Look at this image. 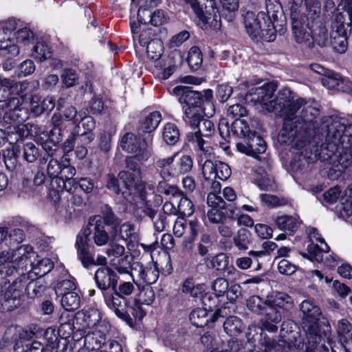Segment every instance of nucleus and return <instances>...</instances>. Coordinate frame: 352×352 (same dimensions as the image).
<instances>
[{
	"instance_id": "nucleus-55",
	"label": "nucleus",
	"mask_w": 352,
	"mask_h": 352,
	"mask_svg": "<svg viewBox=\"0 0 352 352\" xmlns=\"http://www.w3.org/2000/svg\"><path fill=\"white\" fill-rule=\"evenodd\" d=\"M32 56L38 61L42 62L51 57V51L43 41H38L34 46Z\"/></svg>"
},
{
	"instance_id": "nucleus-20",
	"label": "nucleus",
	"mask_w": 352,
	"mask_h": 352,
	"mask_svg": "<svg viewBox=\"0 0 352 352\" xmlns=\"http://www.w3.org/2000/svg\"><path fill=\"white\" fill-rule=\"evenodd\" d=\"M219 298V296L211 293H206L202 296L204 309L210 312L214 311L212 321H215L219 317L224 318L231 314L230 307L225 305L219 307L220 302Z\"/></svg>"
},
{
	"instance_id": "nucleus-60",
	"label": "nucleus",
	"mask_w": 352,
	"mask_h": 352,
	"mask_svg": "<svg viewBox=\"0 0 352 352\" xmlns=\"http://www.w3.org/2000/svg\"><path fill=\"white\" fill-rule=\"evenodd\" d=\"M40 156L39 148L33 142H27L23 146V159L29 162H34Z\"/></svg>"
},
{
	"instance_id": "nucleus-18",
	"label": "nucleus",
	"mask_w": 352,
	"mask_h": 352,
	"mask_svg": "<svg viewBox=\"0 0 352 352\" xmlns=\"http://www.w3.org/2000/svg\"><path fill=\"white\" fill-rule=\"evenodd\" d=\"M265 8L267 23L273 24L277 32L282 31L285 23V16L281 4L278 0H266Z\"/></svg>"
},
{
	"instance_id": "nucleus-30",
	"label": "nucleus",
	"mask_w": 352,
	"mask_h": 352,
	"mask_svg": "<svg viewBox=\"0 0 352 352\" xmlns=\"http://www.w3.org/2000/svg\"><path fill=\"white\" fill-rule=\"evenodd\" d=\"M259 344L261 346V352H271L272 349H274L276 352H279L283 347L286 345V342L280 338L275 340L267 336L263 331L260 332Z\"/></svg>"
},
{
	"instance_id": "nucleus-44",
	"label": "nucleus",
	"mask_w": 352,
	"mask_h": 352,
	"mask_svg": "<svg viewBox=\"0 0 352 352\" xmlns=\"http://www.w3.org/2000/svg\"><path fill=\"white\" fill-rule=\"evenodd\" d=\"M307 338L305 352H316L321 336L319 333V327H311V329H304Z\"/></svg>"
},
{
	"instance_id": "nucleus-64",
	"label": "nucleus",
	"mask_w": 352,
	"mask_h": 352,
	"mask_svg": "<svg viewBox=\"0 0 352 352\" xmlns=\"http://www.w3.org/2000/svg\"><path fill=\"white\" fill-rule=\"evenodd\" d=\"M125 248L118 243H113L106 250V254L110 261H114V258H118L126 253Z\"/></svg>"
},
{
	"instance_id": "nucleus-6",
	"label": "nucleus",
	"mask_w": 352,
	"mask_h": 352,
	"mask_svg": "<svg viewBox=\"0 0 352 352\" xmlns=\"http://www.w3.org/2000/svg\"><path fill=\"white\" fill-rule=\"evenodd\" d=\"M190 4L193 12L199 19V25L203 30H219L221 28V16L219 14L215 2L209 1V5H201L200 0H186Z\"/></svg>"
},
{
	"instance_id": "nucleus-53",
	"label": "nucleus",
	"mask_w": 352,
	"mask_h": 352,
	"mask_svg": "<svg viewBox=\"0 0 352 352\" xmlns=\"http://www.w3.org/2000/svg\"><path fill=\"white\" fill-rule=\"evenodd\" d=\"M204 98L201 102V108L204 115L207 117H212L215 113V108L213 104V92L211 89L204 90Z\"/></svg>"
},
{
	"instance_id": "nucleus-8",
	"label": "nucleus",
	"mask_w": 352,
	"mask_h": 352,
	"mask_svg": "<svg viewBox=\"0 0 352 352\" xmlns=\"http://www.w3.org/2000/svg\"><path fill=\"white\" fill-rule=\"evenodd\" d=\"M28 276L23 274L16 278L11 285L0 293V303L3 309L11 311L19 307L23 302V290Z\"/></svg>"
},
{
	"instance_id": "nucleus-54",
	"label": "nucleus",
	"mask_w": 352,
	"mask_h": 352,
	"mask_svg": "<svg viewBox=\"0 0 352 352\" xmlns=\"http://www.w3.org/2000/svg\"><path fill=\"white\" fill-rule=\"evenodd\" d=\"M267 305V298L263 300L260 296L256 295L250 296L246 301L248 309L258 315H261Z\"/></svg>"
},
{
	"instance_id": "nucleus-14",
	"label": "nucleus",
	"mask_w": 352,
	"mask_h": 352,
	"mask_svg": "<svg viewBox=\"0 0 352 352\" xmlns=\"http://www.w3.org/2000/svg\"><path fill=\"white\" fill-rule=\"evenodd\" d=\"M192 166L193 161L190 155H180L176 153L175 162L170 167V170H164L161 173V177L164 180H169L172 177H176L190 172Z\"/></svg>"
},
{
	"instance_id": "nucleus-52",
	"label": "nucleus",
	"mask_w": 352,
	"mask_h": 352,
	"mask_svg": "<svg viewBox=\"0 0 352 352\" xmlns=\"http://www.w3.org/2000/svg\"><path fill=\"white\" fill-rule=\"evenodd\" d=\"M234 244L239 250H247L251 243V234L246 229H240L234 237Z\"/></svg>"
},
{
	"instance_id": "nucleus-36",
	"label": "nucleus",
	"mask_w": 352,
	"mask_h": 352,
	"mask_svg": "<svg viewBox=\"0 0 352 352\" xmlns=\"http://www.w3.org/2000/svg\"><path fill=\"white\" fill-rule=\"evenodd\" d=\"M53 267L54 264L50 258H38V256L31 263L30 270L37 276H43L50 272Z\"/></svg>"
},
{
	"instance_id": "nucleus-46",
	"label": "nucleus",
	"mask_w": 352,
	"mask_h": 352,
	"mask_svg": "<svg viewBox=\"0 0 352 352\" xmlns=\"http://www.w3.org/2000/svg\"><path fill=\"white\" fill-rule=\"evenodd\" d=\"M330 44L336 52L340 54L344 53L348 47L346 32L342 34L331 32L330 35Z\"/></svg>"
},
{
	"instance_id": "nucleus-63",
	"label": "nucleus",
	"mask_w": 352,
	"mask_h": 352,
	"mask_svg": "<svg viewBox=\"0 0 352 352\" xmlns=\"http://www.w3.org/2000/svg\"><path fill=\"white\" fill-rule=\"evenodd\" d=\"M178 212L184 217H190L194 212L192 201L186 197H182L177 204Z\"/></svg>"
},
{
	"instance_id": "nucleus-2",
	"label": "nucleus",
	"mask_w": 352,
	"mask_h": 352,
	"mask_svg": "<svg viewBox=\"0 0 352 352\" xmlns=\"http://www.w3.org/2000/svg\"><path fill=\"white\" fill-rule=\"evenodd\" d=\"M320 127L325 133V148H329L331 154L340 146L352 150V121L344 118L324 117Z\"/></svg>"
},
{
	"instance_id": "nucleus-33",
	"label": "nucleus",
	"mask_w": 352,
	"mask_h": 352,
	"mask_svg": "<svg viewBox=\"0 0 352 352\" xmlns=\"http://www.w3.org/2000/svg\"><path fill=\"white\" fill-rule=\"evenodd\" d=\"M133 258L129 252L125 253L118 258H114V261H110V265L120 274H128L130 270L133 272ZM133 273L131 274V275Z\"/></svg>"
},
{
	"instance_id": "nucleus-43",
	"label": "nucleus",
	"mask_w": 352,
	"mask_h": 352,
	"mask_svg": "<svg viewBox=\"0 0 352 352\" xmlns=\"http://www.w3.org/2000/svg\"><path fill=\"white\" fill-rule=\"evenodd\" d=\"M80 298L74 292H67L63 294L61 305L67 311H72L80 307Z\"/></svg>"
},
{
	"instance_id": "nucleus-25",
	"label": "nucleus",
	"mask_w": 352,
	"mask_h": 352,
	"mask_svg": "<svg viewBox=\"0 0 352 352\" xmlns=\"http://www.w3.org/2000/svg\"><path fill=\"white\" fill-rule=\"evenodd\" d=\"M104 302L107 307L113 310L116 316L120 318H124L126 305V299L118 294L117 292L112 294L103 293Z\"/></svg>"
},
{
	"instance_id": "nucleus-41",
	"label": "nucleus",
	"mask_w": 352,
	"mask_h": 352,
	"mask_svg": "<svg viewBox=\"0 0 352 352\" xmlns=\"http://www.w3.org/2000/svg\"><path fill=\"white\" fill-rule=\"evenodd\" d=\"M20 152L19 146H13L12 148L6 149L3 153V160L6 168L10 171L16 169L18 162V153Z\"/></svg>"
},
{
	"instance_id": "nucleus-40",
	"label": "nucleus",
	"mask_w": 352,
	"mask_h": 352,
	"mask_svg": "<svg viewBox=\"0 0 352 352\" xmlns=\"http://www.w3.org/2000/svg\"><path fill=\"white\" fill-rule=\"evenodd\" d=\"M223 329L230 336L240 334L244 329L241 320L234 316H230L223 322Z\"/></svg>"
},
{
	"instance_id": "nucleus-31",
	"label": "nucleus",
	"mask_w": 352,
	"mask_h": 352,
	"mask_svg": "<svg viewBox=\"0 0 352 352\" xmlns=\"http://www.w3.org/2000/svg\"><path fill=\"white\" fill-rule=\"evenodd\" d=\"M106 336L100 330L88 332L85 337V345L87 349L96 351L102 349L106 343Z\"/></svg>"
},
{
	"instance_id": "nucleus-38",
	"label": "nucleus",
	"mask_w": 352,
	"mask_h": 352,
	"mask_svg": "<svg viewBox=\"0 0 352 352\" xmlns=\"http://www.w3.org/2000/svg\"><path fill=\"white\" fill-rule=\"evenodd\" d=\"M232 134L243 139L244 141L254 131L250 129L248 122L244 119L236 118L231 124Z\"/></svg>"
},
{
	"instance_id": "nucleus-10",
	"label": "nucleus",
	"mask_w": 352,
	"mask_h": 352,
	"mask_svg": "<svg viewBox=\"0 0 352 352\" xmlns=\"http://www.w3.org/2000/svg\"><path fill=\"white\" fill-rule=\"evenodd\" d=\"M342 151L339 155L333 157L327 154L330 158L331 166L327 171V177L331 180L338 179L343 173L352 164L351 148H342Z\"/></svg>"
},
{
	"instance_id": "nucleus-9",
	"label": "nucleus",
	"mask_w": 352,
	"mask_h": 352,
	"mask_svg": "<svg viewBox=\"0 0 352 352\" xmlns=\"http://www.w3.org/2000/svg\"><path fill=\"white\" fill-rule=\"evenodd\" d=\"M291 21L296 41L306 45L309 48H312L314 46V43L311 41L312 23L308 12L305 11L300 13L296 9H292Z\"/></svg>"
},
{
	"instance_id": "nucleus-62",
	"label": "nucleus",
	"mask_w": 352,
	"mask_h": 352,
	"mask_svg": "<svg viewBox=\"0 0 352 352\" xmlns=\"http://www.w3.org/2000/svg\"><path fill=\"white\" fill-rule=\"evenodd\" d=\"M342 77L337 73L329 71L328 74L322 78V85L329 89L336 90Z\"/></svg>"
},
{
	"instance_id": "nucleus-50",
	"label": "nucleus",
	"mask_w": 352,
	"mask_h": 352,
	"mask_svg": "<svg viewBox=\"0 0 352 352\" xmlns=\"http://www.w3.org/2000/svg\"><path fill=\"white\" fill-rule=\"evenodd\" d=\"M9 84L11 96H21L25 98L28 94L30 82L28 80L16 81L9 78Z\"/></svg>"
},
{
	"instance_id": "nucleus-1",
	"label": "nucleus",
	"mask_w": 352,
	"mask_h": 352,
	"mask_svg": "<svg viewBox=\"0 0 352 352\" xmlns=\"http://www.w3.org/2000/svg\"><path fill=\"white\" fill-rule=\"evenodd\" d=\"M276 86L266 83L252 89L250 95L255 102L261 103L269 112L283 118V123L278 140L282 144L290 143L297 149L307 143L306 131L320 115L318 108L308 105L305 99H294V93L288 88L280 89L274 97Z\"/></svg>"
},
{
	"instance_id": "nucleus-28",
	"label": "nucleus",
	"mask_w": 352,
	"mask_h": 352,
	"mask_svg": "<svg viewBox=\"0 0 352 352\" xmlns=\"http://www.w3.org/2000/svg\"><path fill=\"white\" fill-rule=\"evenodd\" d=\"M267 304L277 309L285 311L293 307V300L291 296L285 293L278 292L267 296Z\"/></svg>"
},
{
	"instance_id": "nucleus-58",
	"label": "nucleus",
	"mask_w": 352,
	"mask_h": 352,
	"mask_svg": "<svg viewBox=\"0 0 352 352\" xmlns=\"http://www.w3.org/2000/svg\"><path fill=\"white\" fill-rule=\"evenodd\" d=\"M28 118V110L25 108L10 109L4 115L7 122L21 123Z\"/></svg>"
},
{
	"instance_id": "nucleus-7",
	"label": "nucleus",
	"mask_w": 352,
	"mask_h": 352,
	"mask_svg": "<svg viewBox=\"0 0 352 352\" xmlns=\"http://www.w3.org/2000/svg\"><path fill=\"white\" fill-rule=\"evenodd\" d=\"M198 130L194 133H189L187 140L192 143L205 155H210L212 153V148L209 140L214 134L215 126L213 122L208 119H200L198 124H195Z\"/></svg>"
},
{
	"instance_id": "nucleus-39",
	"label": "nucleus",
	"mask_w": 352,
	"mask_h": 352,
	"mask_svg": "<svg viewBox=\"0 0 352 352\" xmlns=\"http://www.w3.org/2000/svg\"><path fill=\"white\" fill-rule=\"evenodd\" d=\"M324 248H321L318 245L311 243L307 246V253H302V256L311 261L322 262L324 252L329 251V247L326 243H324Z\"/></svg>"
},
{
	"instance_id": "nucleus-16",
	"label": "nucleus",
	"mask_w": 352,
	"mask_h": 352,
	"mask_svg": "<svg viewBox=\"0 0 352 352\" xmlns=\"http://www.w3.org/2000/svg\"><path fill=\"white\" fill-rule=\"evenodd\" d=\"M135 155L127 157L125 159L126 170H121L118 177L122 181L124 186H130L142 179V171L139 164L135 161Z\"/></svg>"
},
{
	"instance_id": "nucleus-35",
	"label": "nucleus",
	"mask_w": 352,
	"mask_h": 352,
	"mask_svg": "<svg viewBox=\"0 0 352 352\" xmlns=\"http://www.w3.org/2000/svg\"><path fill=\"white\" fill-rule=\"evenodd\" d=\"M162 120L159 111H153L146 116L140 122V129L145 133H151L156 129Z\"/></svg>"
},
{
	"instance_id": "nucleus-57",
	"label": "nucleus",
	"mask_w": 352,
	"mask_h": 352,
	"mask_svg": "<svg viewBox=\"0 0 352 352\" xmlns=\"http://www.w3.org/2000/svg\"><path fill=\"white\" fill-rule=\"evenodd\" d=\"M296 5L301 3L303 0H292ZM306 12L310 15L311 21H314L320 14V2L319 0H305Z\"/></svg>"
},
{
	"instance_id": "nucleus-59",
	"label": "nucleus",
	"mask_w": 352,
	"mask_h": 352,
	"mask_svg": "<svg viewBox=\"0 0 352 352\" xmlns=\"http://www.w3.org/2000/svg\"><path fill=\"white\" fill-rule=\"evenodd\" d=\"M187 61L189 67L192 70H197L201 65L203 62L202 53L200 49L197 46H192L188 55Z\"/></svg>"
},
{
	"instance_id": "nucleus-3",
	"label": "nucleus",
	"mask_w": 352,
	"mask_h": 352,
	"mask_svg": "<svg viewBox=\"0 0 352 352\" xmlns=\"http://www.w3.org/2000/svg\"><path fill=\"white\" fill-rule=\"evenodd\" d=\"M122 194L124 199L130 204L135 213H138L140 209L151 219L156 215V210L152 208L150 198L155 197V201H161L162 197L155 195L154 186L141 179L136 181L130 186H124Z\"/></svg>"
},
{
	"instance_id": "nucleus-51",
	"label": "nucleus",
	"mask_w": 352,
	"mask_h": 352,
	"mask_svg": "<svg viewBox=\"0 0 352 352\" xmlns=\"http://www.w3.org/2000/svg\"><path fill=\"white\" fill-rule=\"evenodd\" d=\"M162 137L167 144L174 145L179 139L177 126L173 123H167L163 130Z\"/></svg>"
},
{
	"instance_id": "nucleus-4",
	"label": "nucleus",
	"mask_w": 352,
	"mask_h": 352,
	"mask_svg": "<svg viewBox=\"0 0 352 352\" xmlns=\"http://www.w3.org/2000/svg\"><path fill=\"white\" fill-rule=\"evenodd\" d=\"M243 24L248 35L253 40L263 39L265 41H273L276 36L277 30L274 25L267 23L265 12L257 14L252 11H245L242 14Z\"/></svg>"
},
{
	"instance_id": "nucleus-13",
	"label": "nucleus",
	"mask_w": 352,
	"mask_h": 352,
	"mask_svg": "<svg viewBox=\"0 0 352 352\" xmlns=\"http://www.w3.org/2000/svg\"><path fill=\"white\" fill-rule=\"evenodd\" d=\"M173 92L178 96V101L181 104H187L201 107L204 98V90L199 91L193 90L192 87L188 86H177Z\"/></svg>"
},
{
	"instance_id": "nucleus-27",
	"label": "nucleus",
	"mask_w": 352,
	"mask_h": 352,
	"mask_svg": "<svg viewBox=\"0 0 352 352\" xmlns=\"http://www.w3.org/2000/svg\"><path fill=\"white\" fill-rule=\"evenodd\" d=\"M320 16L316 19L314 21H311L312 30L311 35V41L316 42L319 46L324 47L329 43L328 32L326 26L318 21Z\"/></svg>"
},
{
	"instance_id": "nucleus-49",
	"label": "nucleus",
	"mask_w": 352,
	"mask_h": 352,
	"mask_svg": "<svg viewBox=\"0 0 352 352\" xmlns=\"http://www.w3.org/2000/svg\"><path fill=\"white\" fill-rule=\"evenodd\" d=\"M189 319L191 323L197 327H204L209 321L207 311L204 308H197L192 310L190 314Z\"/></svg>"
},
{
	"instance_id": "nucleus-5",
	"label": "nucleus",
	"mask_w": 352,
	"mask_h": 352,
	"mask_svg": "<svg viewBox=\"0 0 352 352\" xmlns=\"http://www.w3.org/2000/svg\"><path fill=\"white\" fill-rule=\"evenodd\" d=\"M153 138L151 135L141 139L135 133L126 132L122 135L119 141V146L122 151L135 155L138 161L146 162L151 156Z\"/></svg>"
},
{
	"instance_id": "nucleus-37",
	"label": "nucleus",
	"mask_w": 352,
	"mask_h": 352,
	"mask_svg": "<svg viewBox=\"0 0 352 352\" xmlns=\"http://www.w3.org/2000/svg\"><path fill=\"white\" fill-rule=\"evenodd\" d=\"M24 288L27 296L30 298H34L42 296L45 291L46 285L43 280L38 278L26 283Z\"/></svg>"
},
{
	"instance_id": "nucleus-42",
	"label": "nucleus",
	"mask_w": 352,
	"mask_h": 352,
	"mask_svg": "<svg viewBox=\"0 0 352 352\" xmlns=\"http://www.w3.org/2000/svg\"><path fill=\"white\" fill-rule=\"evenodd\" d=\"M145 316V313L143 311L141 304L135 300L131 305H128L125 309V317L123 318L126 320V322L129 324H132L133 323V318L135 320H140Z\"/></svg>"
},
{
	"instance_id": "nucleus-24",
	"label": "nucleus",
	"mask_w": 352,
	"mask_h": 352,
	"mask_svg": "<svg viewBox=\"0 0 352 352\" xmlns=\"http://www.w3.org/2000/svg\"><path fill=\"white\" fill-rule=\"evenodd\" d=\"M14 263L17 265H24L22 267L27 269L28 266L31 267V263L38 257V255L33 250L30 245H25L17 248L13 252Z\"/></svg>"
},
{
	"instance_id": "nucleus-48",
	"label": "nucleus",
	"mask_w": 352,
	"mask_h": 352,
	"mask_svg": "<svg viewBox=\"0 0 352 352\" xmlns=\"http://www.w3.org/2000/svg\"><path fill=\"white\" fill-rule=\"evenodd\" d=\"M223 10L222 16L228 22L232 21L239 8V0H220Z\"/></svg>"
},
{
	"instance_id": "nucleus-32",
	"label": "nucleus",
	"mask_w": 352,
	"mask_h": 352,
	"mask_svg": "<svg viewBox=\"0 0 352 352\" xmlns=\"http://www.w3.org/2000/svg\"><path fill=\"white\" fill-rule=\"evenodd\" d=\"M275 223L280 230L288 232L289 234H293L296 232L300 224L297 218L287 215L277 217Z\"/></svg>"
},
{
	"instance_id": "nucleus-34",
	"label": "nucleus",
	"mask_w": 352,
	"mask_h": 352,
	"mask_svg": "<svg viewBox=\"0 0 352 352\" xmlns=\"http://www.w3.org/2000/svg\"><path fill=\"white\" fill-rule=\"evenodd\" d=\"M100 320V313L96 309H93L78 312L76 316V321L77 323L79 320H82L85 322L82 329L94 327Z\"/></svg>"
},
{
	"instance_id": "nucleus-22",
	"label": "nucleus",
	"mask_w": 352,
	"mask_h": 352,
	"mask_svg": "<svg viewBox=\"0 0 352 352\" xmlns=\"http://www.w3.org/2000/svg\"><path fill=\"white\" fill-rule=\"evenodd\" d=\"M34 333L28 331H22L19 334L20 340L14 346V349L17 352H43L45 346L41 342L30 339Z\"/></svg>"
},
{
	"instance_id": "nucleus-56",
	"label": "nucleus",
	"mask_w": 352,
	"mask_h": 352,
	"mask_svg": "<svg viewBox=\"0 0 352 352\" xmlns=\"http://www.w3.org/2000/svg\"><path fill=\"white\" fill-rule=\"evenodd\" d=\"M163 43L158 38L151 40L146 47L147 56L151 60H157L163 54Z\"/></svg>"
},
{
	"instance_id": "nucleus-29",
	"label": "nucleus",
	"mask_w": 352,
	"mask_h": 352,
	"mask_svg": "<svg viewBox=\"0 0 352 352\" xmlns=\"http://www.w3.org/2000/svg\"><path fill=\"white\" fill-rule=\"evenodd\" d=\"M118 234L126 245L138 243L140 240L139 229L133 223L126 221L120 225Z\"/></svg>"
},
{
	"instance_id": "nucleus-45",
	"label": "nucleus",
	"mask_w": 352,
	"mask_h": 352,
	"mask_svg": "<svg viewBox=\"0 0 352 352\" xmlns=\"http://www.w3.org/2000/svg\"><path fill=\"white\" fill-rule=\"evenodd\" d=\"M351 23H348L346 15L342 12H337L332 18L331 32L344 34L346 32V25L349 26Z\"/></svg>"
},
{
	"instance_id": "nucleus-21",
	"label": "nucleus",
	"mask_w": 352,
	"mask_h": 352,
	"mask_svg": "<svg viewBox=\"0 0 352 352\" xmlns=\"http://www.w3.org/2000/svg\"><path fill=\"white\" fill-rule=\"evenodd\" d=\"M140 277L141 280L148 285L155 283L159 278V270L154 263H149L144 265L139 262H134L133 274Z\"/></svg>"
},
{
	"instance_id": "nucleus-11",
	"label": "nucleus",
	"mask_w": 352,
	"mask_h": 352,
	"mask_svg": "<svg viewBox=\"0 0 352 352\" xmlns=\"http://www.w3.org/2000/svg\"><path fill=\"white\" fill-rule=\"evenodd\" d=\"M89 239L87 234H78L76 236L75 247L77 251L78 259L80 261L82 265L89 269L95 266L94 254L90 250Z\"/></svg>"
},
{
	"instance_id": "nucleus-15",
	"label": "nucleus",
	"mask_w": 352,
	"mask_h": 352,
	"mask_svg": "<svg viewBox=\"0 0 352 352\" xmlns=\"http://www.w3.org/2000/svg\"><path fill=\"white\" fill-rule=\"evenodd\" d=\"M94 280L97 287L102 291L106 292L109 289H116L118 276L110 267L103 266L96 271Z\"/></svg>"
},
{
	"instance_id": "nucleus-26",
	"label": "nucleus",
	"mask_w": 352,
	"mask_h": 352,
	"mask_svg": "<svg viewBox=\"0 0 352 352\" xmlns=\"http://www.w3.org/2000/svg\"><path fill=\"white\" fill-rule=\"evenodd\" d=\"M101 215H95L91 217L89 219L91 221H101L102 226H108L116 228L120 223V219L116 215L113 209L107 204H104L101 208Z\"/></svg>"
},
{
	"instance_id": "nucleus-47",
	"label": "nucleus",
	"mask_w": 352,
	"mask_h": 352,
	"mask_svg": "<svg viewBox=\"0 0 352 352\" xmlns=\"http://www.w3.org/2000/svg\"><path fill=\"white\" fill-rule=\"evenodd\" d=\"M182 105L184 112L183 118L185 122L192 126H195V124H198L201 119V114L197 109L198 107L187 104Z\"/></svg>"
},
{
	"instance_id": "nucleus-17",
	"label": "nucleus",
	"mask_w": 352,
	"mask_h": 352,
	"mask_svg": "<svg viewBox=\"0 0 352 352\" xmlns=\"http://www.w3.org/2000/svg\"><path fill=\"white\" fill-rule=\"evenodd\" d=\"M300 309L302 313L303 329H311V327H319L318 322L321 315L320 308L309 300H303Z\"/></svg>"
},
{
	"instance_id": "nucleus-19",
	"label": "nucleus",
	"mask_w": 352,
	"mask_h": 352,
	"mask_svg": "<svg viewBox=\"0 0 352 352\" xmlns=\"http://www.w3.org/2000/svg\"><path fill=\"white\" fill-rule=\"evenodd\" d=\"M284 314L283 311L267 305L261 314V325L265 330L271 333H276L278 331L276 324L282 320Z\"/></svg>"
},
{
	"instance_id": "nucleus-23",
	"label": "nucleus",
	"mask_w": 352,
	"mask_h": 352,
	"mask_svg": "<svg viewBox=\"0 0 352 352\" xmlns=\"http://www.w3.org/2000/svg\"><path fill=\"white\" fill-rule=\"evenodd\" d=\"M88 228L85 230L83 234H92L91 239L94 243L98 246H104L107 245L110 239L109 233L105 230L104 226H102L101 221L98 223L96 221H91L89 219Z\"/></svg>"
},
{
	"instance_id": "nucleus-61",
	"label": "nucleus",
	"mask_w": 352,
	"mask_h": 352,
	"mask_svg": "<svg viewBox=\"0 0 352 352\" xmlns=\"http://www.w3.org/2000/svg\"><path fill=\"white\" fill-rule=\"evenodd\" d=\"M229 263V257L224 253H219L213 256L206 264L208 268L216 270H225Z\"/></svg>"
},
{
	"instance_id": "nucleus-12",
	"label": "nucleus",
	"mask_w": 352,
	"mask_h": 352,
	"mask_svg": "<svg viewBox=\"0 0 352 352\" xmlns=\"http://www.w3.org/2000/svg\"><path fill=\"white\" fill-rule=\"evenodd\" d=\"M266 147L264 140L261 136L256 135L255 131L244 141L236 144V148L239 152L252 156L265 153Z\"/></svg>"
}]
</instances>
